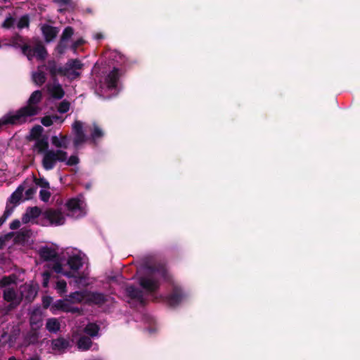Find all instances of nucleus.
<instances>
[{"instance_id": "36", "label": "nucleus", "mask_w": 360, "mask_h": 360, "mask_svg": "<svg viewBox=\"0 0 360 360\" xmlns=\"http://www.w3.org/2000/svg\"><path fill=\"white\" fill-rule=\"evenodd\" d=\"M26 211L30 214L32 219H35L38 218L40 215H42L43 212H41V210L35 206V207H29L27 208Z\"/></svg>"}, {"instance_id": "6", "label": "nucleus", "mask_w": 360, "mask_h": 360, "mask_svg": "<svg viewBox=\"0 0 360 360\" xmlns=\"http://www.w3.org/2000/svg\"><path fill=\"white\" fill-rule=\"evenodd\" d=\"M65 205L70 214L76 218L82 217L86 214V203L82 195L69 199Z\"/></svg>"}, {"instance_id": "32", "label": "nucleus", "mask_w": 360, "mask_h": 360, "mask_svg": "<svg viewBox=\"0 0 360 360\" xmlns=\"http://www.w3.org/2000/svg\"><path fill=\"white\" fill-rule=\"evenodd\" d=\"M44 158H67L68 155V153L63 150H53L49 148L44 151Z\"/></svg>"}, {"instance_id": "4", "label": "nucleus", "mask_w": 360, "mask_h": 360, "mask_svg": "<svg viewBox=\"0 0 360 360\" xmlns=\"http://www.w3.org/2000/svg\"><path fill=\"white\" fill-rule=\"evenodd\" d=\"M27 186V182L24 181L22 184L19 185L16 190L8 198L5 211L0 217V226L6 221V219L12 214L15 208L26 200H30L36 193L37 187L33 186L25 191V198L22 199L23 192Z\"/></svg>"}, {"instance_id": "60", "label": "nucleus", "mask_w": 360, "mask_h": 360, "mask_svg": "<svg viewBox=\"0 0 360 360\" xmlns=\"http://www.w3.org/2000/svg\"><path fill=\"white\" fill-rule=\"evenodd\" d=\"M102 37V35L101 34L97 35V39H101Z\"/></svg>"}, {"instance_id": "34", "label": "nucleus", "mask_w": 360, "mask_h": 360, "mask_svg": "<svg viewBox=\"0 0 360 360\" xmlns=\"http://www.w3.org/2000/svg\"><path fill=\"white\" fill-rule=\"evenodd\" d=\"M99 329L100 328L97 324L91 323L86 326L84 332L91 337H94L97 335Z\"/></svg>"}, {"instance_id": "5", "label": "nucleus", "mask_w": 360, "mask_h": 360, "mask_svg": "<svg viewBox=\"0 0 360 360\" xmlns=\"http://www.w3.org/2000/svg\"><path fill=\"white\" fill-rule=\"evenodd\" d=\"M24 39L20 35H17L14 38V42L20 46L22 53L27 56L28 60H31L36 57L38 60H43L46 58L48 53L41 41H37L34 47L24 43Z\"/></svg>"}, {"instance_id": "3", "label": "nucleus", "mask_w": 360, "mask_h": 360, "mask_svg": "<svg viewBox=\"0 0 360 360\" xmlns=\"http://www.w3.org/2000/svg\"><path fill=\"white\" fill-rule=\"evenodd\" d=\"M148 274L139 277L140 286L148 292H156L160 285L158 277L166 281H170L171 276L165 265L157 264L148 267Z\"/></svg>"}, {"instance_id": "33", "label": "nucleus", "mask_w": 360, "mask_h": 360, "mask_svg": "<svg viewBox=\"0 0 360 360\" xmlns=\"http://www.w3.org/2000/svg\"><path fill=\"white\" fill-rule=\"evenodd\" d=\"M32 79L37 85L41 86L45 83L46 77L44 72L39 71L32 74Z\"/></svg>"}, {"instance_id": "19", "label": "nucleus", "mask_w": 360, "mask_h": 360, "mask_svg": "<svg viewBox=\"0 0 360 360\" xmlns=\"http://www.w3.org/2000/svg\"><path fill=\"white\" fill-rule=\"evenodd\" d=\"M3 298L6 302L20 301L21 298L18 297V294L13 288H7L4 290Z\"/></svg>"}, {"instance_id": "55", "label": "nucleus", "mask_w": 360, "mask_h": 360, "mask_svg": "<svg viewBox=\"0 0 360 360\" xmlns=\"http://www.w3.org/2000/svg\"><path fill=\"white\" fill-rule=\"evenodd\" d=\"M27 360H41V359L39 356L34 355V356L30 357Z\"/></svg>"}, {"instance_id": "61", "label": "nucleus", "mask_w": 360, "mask_h": 360, "mask_svg": "<svg viewBox=\"0 0 360 360\" xmlns=\"http://www.w3.org/2000/svg\"><path fill=\"white\" fill-rule=\"evenodd\" d=\"M69 158H77V157L75 155H71Z\"/></svg>"}, {"instance_id": "25", "label": "nucleus", "mask_w": 360, "mask_h": 360, "mask_svg": "<svg viewBox=\"0 0 360 360\" xmlns=\"http://www.w3.org/2000/svg\"><path fill=\"white\" fill-rule=\"evenodd\" d=\"M77 345L79 349L86 351L91 347L92 341L89 337L83 335L79 338Z\"/></svg>"}, {"instance_id": "14", "label": "nucleus", "mask_w": 360, "mask_h": 360, "mask_svg": "<svg viewBox=\"0 0 360 360\" xmlns=\"http://www.w3.org/2000/svg\"><path fill=\"white\" fill-rule=\"evenodd\" d=\"M71 139L67 135L53 136L51 137V143L58 148L67 149L70 144Z\"/></svg>"}, {"instance_id": "38", "label": "nucleus", "mask_w": 360, "mask_h": 360, "mask_svg": "<svg viewBox=\"0 0 360 360\" xmlns=\"http://www.w3.org/2000/svg\"><path fill=\"white\" fill-rule=\"evenodd\" d=\"M70 103L66 100H63L60 102L58 106V111L60 113H65L70 110Z\"/></svg>"}, {"instance_id": "50", "label": "nucleus", "mask_w": 360, "mask_h": 360, "mask_svg": "<svg viewBox=\"0 0 360 360\" xmlns=\"http://www.w3.org/2000/svg\"><path fill=\"white\" fill-rule=\"evenodd\" d=\"M20 226V221L19 219H14L9 224V228L11 230H16V229H19Z\"/></svg>"}, {"instance_id": "16", "label": "nucleus", "mask_w": 360, "mask_h": 360, "mask_svg": "<svg viewBox=\"0 0 360 360\" xmlns=\"http://www.w3.org/2000/svg\"><path fill=\"white\" fill-rule=\"evenodd\" d=\"M56 307L64 312H70L72 314H80L82 310L77 307H73L69 303L63 300H58L56 304Z\"/></svg>"}, {"instance_id": "9", "label": "nucleus", "mask_w": 360, "mask_h": 360, "mask_svg": "<svg viewBox=\"0 0 360 360\" xmlns=\"http://www.w3.org/2000/svg\"><path fill=\"white\" fill-rule=\"evenodd\" d=\"M185 295L181 287L174 285L172 292L167 296L168 304L172 307H176L183 300Z\"/></svg>"}, {"instance_id": "26", "label": "nucleus", "mask_w": 360, "mask_h": 360, "mask_svg": "<svg viewBox=\"0 0 360 360\" xmlns=\"http://www.w3.org/2000/svg\"><path fill=\"white\" fill-rule=\"evenodd\" d=\"M86 292H88V290L75 291L70 293L69 297L75 302L81 303L84 302L86 304Z\"/></svg>"}, {"instance_id": "24", "label": "nucleus", "mask_w": 360, "mask_h": 360, "mask_svg": "<svg viewBox=\"0 0 360 360\" xmlns=\"http://www.w3.org/2000/svg\"><path fill=\"white\" fill-rule=\"evenodd\" d=\"M22 294L27 301L32 302L37 296V290L35 287L29 285L24 287Z\"/></svg>"}, {"instance_id": "31", "label": "nucleus", "mask_w": 360, "mask_h": 360, "mask_svg": "<svg viewBox=\"0 0 360 360\" xmlns=\"http://www.w3.org/2000/svg\"><path fill=\"white\" fill-rule=\"evenodd\" d=\"M31 231L29 229H22L17 233L14 238L15 243H25L30 236Z\"/></svg>"}, {"instance_id": "54", "label": "nucleus", "mask_w": 360, "mask_h": 360, "mask_svg": "<svg viewBox=\"0 0 360 360\" xmlns=\"http://www.w3.org/2000/svg\"><path fill=\"white\" fill-rule=\"evenodd\" d=\"M56 2L58 3L61 6L68 5L70 0H55Z\"/></svg>"}, {"instance_id": "48", "label": "nucleus", "mask_w": 360, "mask_h": 360, "mask_svg": "<svg viewBox=\"0 0 360 360\" xmlns=\"http://www.w3.org/2000/svg\"><path fill=\"white\" fill-rule=\"evenodd\" d=\"M41 122L45 127H50L53 124V118L51 116H45L41 118Z\"/></svg>"}, {"instance_id": "37", "label": "nucleus", "mask_w": 360, "mask_h": 360, "mask_svg": "<svg viewBox=\"0 0 360 360\" xmlns=\"http://www.w3.org/2000/svg\"><path fill=\"white\" fill-rule=\"evenodd\" d=\"M73 34H74V29L72 27L68 26L64 29L60 38L63 40L65 39V40L68 41L70 38H71V37L73 35Z\"/></svg>"}, {"instance_id": "15", "label": "nucleus", "mask_w": 360, "mask_h": 360, "mask_svg": "<svg viewBox=\"0 0 360 360\" xmlns=\"http://www.w3.org/2000/svg\"><path fill=\"white\" fill-rule=\"evenodd\" d=\"M41 30L46 42L53 41L59 32L57 27L49 25H44Z\"/></svg>"}, {"instance_id": "45", "label": "nucleus", "mask_w": 360, "mask_h": 360, "mask_svg": "<svg viewBox=\"0 0 360 360\" xmlns=\"http://www.w3.org/2000/svg\"><path fill=\"white\" fill-rule=\"evenodd\" d=\"M40 199L44 202H48L50 197L51 193L47 190L41 189L39 192Z\"/></svg>"}, {"instance_id": "57", "label": "nucleus", "mask_w": 360, "mask_h": 360, "mask_svg": "<svg viewBox=\"0 0 360 360\" xmlns=\"http://www.w3.org/2000/svg\"><path fill=\"white\" fill-rule=\"evenodd\" d=\"M51 117H52V118H53V122L54 121H57V120H58L60 119V117H59V116H58V115H52V116H51Z\"/></svg>"}, {"instance_id": "51", "label": "nucleus", "mask_w": 360, "mask_h": 360, "mask_svg": "<svg viewBox=\"0 0 360 360\" xmlns=\"http://www.w3.org/2000/svg\"><path fill=\"white\" fill-rule=\"evenodd\" d=\"M32 220V218L30 217V214L27 211L22 214V222L23 224H27Z\"/></svg>"}, {"instance_id": "52", "label": "nucleus", "mask_w": 360, "mask_h": 360, "mask_svg": "<svg viewBox=\"0 0 360 360\" xmlns=\"http://www.w3.org/2000/svg\"><path fill=\"white\" fill-rule=\"evenodd\" d=\"M70 77H68L70 79H74L80 76V72L76 71L75 70H71L69 72Z\"/></svg>"}, {"instance_id": "30", "label": "nucleus", "mask_w": 360, "mask_h": 360, "mask_svg": "<svg viewBox=\"0 0 360 360\" xmlns=\"http://www.w3.org/2000/svg\"><path fill=\"white\" fill-rule=\"evenodd\" d=\"M31 328L38 330L42 326V318L41 314L33 312L30 318Z\"/></svg>"}, {"instance_id": "35", "label": "nucleus", "mask_w": 360, "mask_h": 360, "mask_svg": "<svg viewBox=\"0 0 360 360\" xmlns=\"http://www.w3.org/2000/svg\"><path fill=\"white\" fill-rule=\"evenodd\" d=\"M43 127L40 125L34 126L30 131V139L37 140L41 139V134L43 132Z\"/></svg>"}, {"instance_id": "7", "label": "nucleus", "mask_w": 360, "mask_h": 360, "mask_svg": "<svg viewBox=\"0 0 360 360\" xmlns=\"http://www.w3.org/2000/svg\"><path fill=\"white\" fill-rule=\"evenodd\" d=\"M86 293V304L89 306L96 305L101 307L111 298L109 295L97 291L88 290Z\"/></svg>"}, {"instance_id": "58", "label": "nucleus", "mask_w": 360, "mask_h": 360, "mask_svg": "<svg viewBox=\"0 0 360 360\" xmlns=\"http://www.w3.org/2000/svg\"><path fill=\"white\" fill-rule=\"evenodd\" d=\"M13 235H14V233H13V232L8 233L7 235H6V238H11Z\"/></svg>"}, {"instance_id": "12", "label": "nucleus", "mask_w": 360, "mask_h": 360, "mask_svg": "<svg viewBox=\"0 0 360 360\" xmlns=\"http://www.w3.org/2000/svg\"><path fill=\"white\" fill-rule=\"evenodd\" d=\"M125 292L127 297L134 300H137L141 304L144 305L146 300L143 291L133 285H127L125 288Z\"/></svg>"}, {"instance_id": "17", "label": "nucleus", "mask_w": 360, "mask_h": 360, "mask_svg": "<svg viewBox=\"0 0 360 360\" xmlns=\"http://www.w3.org/2000/svg\"><path fill=\"white\" fill-rule=\"evenodd\" d=\"M39 338V333L38 330L36 328H31V330L27 333L24 342L25 344L30 345H35L38 342Z\"/></svg>"}, {"instance_id": "13", "label": "nucleus", "mask_w": 360, "mask_h": 360, "mask_svg": "<svg viewBox=\"0 0 360 360\" xmlns=\"http://www.w3.org/2000/svg\"><path fill=\"white\" fill-rule=\"evenodd\" d=\"M120 79L119 69L113 68V69L108 74L105 78V82L108 89H115Z\"/></svg>"}, {"instance_id": "20", "label": "nucleus", "mask_w": 360, "mask_h": 360, "mask_svg": "<svg viewBox=\"0 0 360 360\" xmlns=\"http://www.w3.org/2000/svg\"><path fill=\"white\" fill-rule=\"evenodd\" d=\"M70 345L69 341L63 338H58L51 341L52 349L61 351L67 349Z\"/></svg>"}, {"instance_id": "8", "label": "nucleus", "mask_w": 360, "mask_h": 360, "mask_svg": "<svg viewBox=\"0 0 360 360\" xmlns=\"http://www.w3.org/2000/svg\"><path fill=\"white\" fill-rule=\"evenodd\" d=\"M42 217L49 222L51 225L59 226L65 222V217L60 210L48 208L42 213Z\"/></svg>"}, {"instance_id": "11", "label": "nucleus", "mask_w": 360, "mask_h": 360, "mask_svg": "<svg viewBox=\"0 0 360 360\" xmlns=\"http://www.w3.org/2000/svg\"><path fill=\"white\" fill-rule=\"evenodd\" d=\"M57 161L64 162L68 166H75L79 159H42V165L46 170H50L56 166Z\"/></svg>"}, {"instance_id": "27", "label": "nucleus", "mask_w": 360, "mask_h": 360, "mask_svg": "<svg viewBox=\"0 0 360 360\" xmlns=\"http://www.w3.org/2000/svg\"><path fill=\"white\" fill-rule=\"evenodd\" d=\"M51 96L54 99H61L65 96V91L60 84L54 85L51 89H49Z\"/></svg>"}, {"instance_id": "56", "label": "nucleus", "mask_w": 360, "mask_h": 360, "mask_svg": "<svg viewBox=\"0 0 360 360\" xmlns=\"http://www.w3.org/2000/svg\"><path fill=\"white\" fill-rule=\"evenodd\" d=\"M4 240L0 237V250L3 248L4 245Z\"/></svg>"}, {"instance_id": "46", "label": "nucleus", "mask_w": 360, "mask_h": 360, "mask_svg": "<svg viewBox=\"0 0 360 360\" xmlns=\"http://www.w3.org/2000/svg\"><path fill=\"white\" fill-rule=\"evenodd\" d=\"M85 43V41L82 38H79L74 41L71 46V49L75 52L77 49L82 46Z\"/></svg>"}, {"instance_id": "39", "label": "nucleus", "mask_w": 360, "mask_h": 360, "mask_svg": "<svg viewBox=\"0 0 360 360\" xmlns=\"http://www.w3.org/2000/svg\"><path fill=\"white\" fill-rule=\"evenodd\" d=\"M29 25H30L29 17L27 15H23L19 19L18 24H17V27L19 29H22L25 27H27L29 26Z\"/></svg>"}, {"instance_id": "59", "label": "nucleus", "mask_w": 360, "mask_h": 360, "mask_svg": "<svg viewBox=\"0 0 360 360\" xmlns=\"http://www.w3.org/2000/svg\"><path fill=\"white\" fill-rule=\"evenodd\" d=\"M90 188H91V184H86V189H89Z\"/></svg>"}, {"instance_id": "1", "label": "nucleus", "mask_w": 360, "mask_h": 360, "mask_svg": "<svg viewBox=\"0 0 360 360\" xmlns=\"http://www.w3.org/2000/svg\"><path fill=\"white\" fill-rule=\"evenodd\" d=\"M41 91L39 90L34 91L30 96L27 105L20 108L14 114L7 113L0 119V129L8 124H22L26 122L28 117L37 115L41 109L36 105L41 101Z\"/></svg>"}, {"instance_id": "41", "label": "nucleus", "mask_w": 360, "mask_h": 360, "mask_svg": "<svg viewBox=\"0 0 360 360\" xmlns=\"http://www.w3.org/2000/svg\"><path fill=\"white\" fill-rule=\"evenodd\" d=\"M67 40H63L61 38L60 39V41L56 48L57 52L59 54H63L65 53L66 49H67Z\"/></svg>"}, {"instance_id": "47", "label": "nucleus", "mask_w": 360, "mask_h": 360, "mask_svg": "<svg viewBox=\"0 0 360 360\" xmlns=\"http://www.w3.org/2000/svg\"><path fill=\"white\" fill-rule=\"evenodd\" d=\"M42 276H43L42 285H43V287L46 288V287H48L49 279L51 278V273L48 271H46L42 274Z\"/></svg>"}, {"instance_id": "22", "label": "nucleus", "mask_w": 360, "mask_h": 360, "mask_svg": "<svg viewBox=\"0 0 360 360\" xmlns=\"http://www.w3.org/2000/svg\"><path fill=\"white\" fill-rule=\"evenodd\" d=\"M68 264L70 269L77 271L82 266L83 262L80 256L75 255L68 258Z\"/></svg>"}, {"instance_id": "49", "label": "nucleus", "mask_w": 360, "mask_h": 360, "mask_svg": "<svg viewBox=\"0 0 360 360\" xmlns=\"http://www.w3.org/2000/svg\"><path fill=\"white\" fill-rule=\"evenodd\" d=\"M66 286H67V283L65 281L62 280V281H58L57 283H56V288L61 291V292H65V290H66Z\"/></svg>"}, {"instance_id": "29", "label": "nucleus", "mask_w": 360, "mask_h": 360, "mask_svg": "<svg viewBox=\"0 0 360 360\" xmlns=\"http://www.w3.org/2000/svg\"><path fill=\"white\" fill-rule=\"evenodd\" d=\"M83 67V64L78 59H70L69 60L65 66L64 67L68 70L66 77H70L69 72L71 70H81Z\"/></svg>"}, {"instance_id": "21", "label": "nucleus", "mask_w": 360, "mask_h": 360, "mask_svg": "<svg viewBox=\"0 0 360 360\" xmlns=\"http://www.w3.org/2000/svg\"><path fill=\"white\" fill-rule=\"evenodd\" d=\"M49 148L48 138L46 136L41 137L36 140L34 146V150H37L39 154H42Z\"/></svg>"}, {"instance_id": "40", "label": "nucleus", "mask_w": 360, "mask_h": 360, "mask_svg": "<svg viewBox=\"0 0 360 360\" xmlns=\"http://www.w3.org/2000/svg\"><path fill=\"white\" fill-rule=\"evenodd\" d=\"M14 278H11V276H4L1 279H0V288H6L10 285L11 283H14Z\"/></svg>"}, {"instance_id": "53", "label": "nucleus", "mask_w": 360, "mask_h": 360, "mask_svg": "<svg viewBox=\"0 0 360 360\" xmlns=\"http://www.w3.org/2000/svg\"><path fill=\"white\" fill-rule=\"evenodd\" d=\"M51 298L49 297H46L43 300V304L45 307H48L51 303Z\"/></svg>"}, {"instance_id": "10", "label": "nucleus", "mask_w": 360, "mask_h": 360, "mask_svg": "<svg viewBox=\"0 0 360 360\" xmlns=\"http://www.w3.org/2000/svg\"><path fill=\"white\" fill-rule=\"evenodd\" d=\"M46 70L49 71L51 77L54 79L58 75L65 76L67 75L68 70L62 66H58L55 60H49L46 65Z\"/></svg>"}, {"instance_id": "28", "label": "nucleus", "mask_w": 360, "mask_h": 360, "mask_svg": "<svg viewBox=\"0 0 360 360\" xmlns=\"http://www.w3.org/2000/svg\"><path fill=\"white\" fill-rule=\"evenodd\" d=\"M53 270L58 273V274H63L64 276L68 277V278H77L76 280L77 282H78L79 280H81V277H77L75 272L71 271H65L63 272V266L60 262H56L52 267Z\"/></svg>"}, {"instance_id": "23", "label": "nucleus", "mask_w": 360, "mask_h": 360, "mask_svg": "<svg viewBox=\"0 0 360 360\" xmlns=\"http://www.w3.org/2000/svg\"><path fill=\"white\" fill-rule=\"evenodd\" d=\"M46 329L51 333H56L60 329V323L56 318L48 319L46 323Z\"/></svg>"}, {"instance_id": "43", "label": "nucleus", "mask_w": 360, "mask_h": 360, "mask_svg": "<svg viewBox=\"0 0 360 360\" xmlns=\"http://www.w3.org/2000/svg\"><path fill=\"white\" fill-rule=\"evenodd\" d=\"M9 304L4 307V311L6 314L14 310L20 304V301L8 302Z\"/></svg>"}, {"instance_id": "2", "label": "nucleus", "mask_w": 360, "mask_h": 360, "mask_svg": "<svg viewBox=\"0 0 360 360\" xmlns=\"http://www.w3.org/2000/svg\"><path fill=\"white\" fill-rule=\"evenodd\" d=\"M72 127L74 133L73 146L76 150L80 149L82 145L86 141L93 146H98L105 136L104 130L96 122H93L91 126L87 127L89 133L88 136L84 133L81 121H75Z\"/></svg>"}, {"instance_id": "44", "label": "nucleus", "mask_w": 360, "mask_h": 360, "mask_svg": "<svg viewBox=\"0 0 360 360\" xmlns=\"http://www.w3.org/2000/svg\"><path fill=\"white\" fill-rule=\"evenodd\" d=\"M34 182L36 186H39L44 188H49V183L44 178H34Z\"/></svg>"}, {"instance_id": "42", "label": "nucleus", "mask_w": 360, "mask_h": 360, "mask_svg": "<svg viewBox=\"0 0 360 360\" xmlns=\"http://www.w3.org/2000/svg\"><path fill=\"white\" fill-rule=\"evenodd\" d=\"M15 21V18L10 15L5 19L2 27L6 29H10L13 27Z\"/></svg>"}, {"instance_id": "18", "label": "nucleus", "mask_w": 360, "mask_h": 360, "mask_svg": "<svg viewBox=\"0 0 360 360\" xmlns=\"http://www.w3.org/2000/svg\"><path fill=\"white\" fill-rule=\"evenodd\" d=\"M40 257L45 261H51L57 257L56 251L49 247H43L39 250Z\"/></svg>"}]
</instances>
